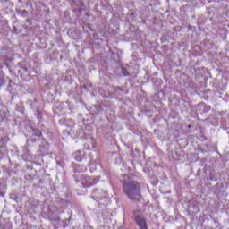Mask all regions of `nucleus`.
<instances>
[{"mask_svg": "<svg viewBox=\"0 0 229 229\" xmlns=\"http://www.w3.org/2000/svg\"><path fill=\"white\" fill-rule=\"evenodd\" d=\"M123 192L131 201H139L140 199V184L135 181V175H123Z\"/></svg>", "mask_w": 229, "mask_h": 229, "instance_id": "1", "label": "nucleus"}, {"mask_svg": "<svg viewBox=\"0 0 229 229\" xmlns=\"http://www.w3.org/2000/svg\"><path fill=\"white\" fill-rule=\"evenodd\" d=\"M135 217H136V224L138 225L140 229H148V223L146 222V219L142 218V216H140L137 215V212H134Z\"/></svg>", "mask_w": 229, "mask_h": 229, "instance_id": "2", "label": "nucleus"}, {"mask_svg": "<svg viewBox=\"0 0 229 229\" xmlns=\"http://www.w3.org/2000/svg\"><path fill=\"white\" fill-rule=\"evenodd\" d=\"M82 184H83V187H86V188L94 187V185H96V180H94V178L92 177L85 176L82 179Z\"/></svg>", "mask_w": 229, "mask_h": 229, "instance_id": "3", "label": "nucleus"}]
</instances>
